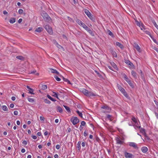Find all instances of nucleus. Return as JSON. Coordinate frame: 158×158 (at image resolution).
<instances>
[{
  "mask_svg": "<svg viewBox=\"0 0 158 158\" xmlns=\"http://www.w3.org/2000/svg\"><path fill=\"white\" fill-rule=\"evenodd\" d=\"M80 91L82 92L85 96L91 98L92 97H97L98 95L94 93L92 91H89L86 89L83 88L81 89Z\"/></svg>",
  "mask_w": 158,
  "mask_h": 158,
  "instance_id": "f257e3e1",
  "label": "nucleus"
},
{
  "mask_svg": "<svg viewBox=\"0 0 158 158\" xmlns=\"http://www.w3.org/2000/svg\"><path fill=\"white\" fill-rule=\"evenodd\" d=\"M80 25H81L85 30L87 31L89 34L93 35V33L92 31L84 23H83L81 21H80Z\"/></svg>",
  "mask_w": 158,
  "mask_h": 158,
  "instance_id": "f03ea898",
  "label": "nucleus"
},
{
  "mask_svg": "<svg viewBox=\"0 0 158 158\" xmlns=\"http://www.w3.org/2000/svg\"><path fill=\"white\" fill-rule=\"evenodd\" d=\"M101 108L102 109V112L105 113H110L111 110V108L106 106H102Z\"/></svg>",
  "mask_w": 158,
  "mask_h": 158,
  "instance_id": "7ed1b4c3",
  "label": "nucleus"
},
{
  "mask_svg": "<svg viewBox=\"0 0 158 158\" xmlns=\"http://www.w3.org/2000/svg\"><path fill=\"white\" fill-rule=\"evenodd\" d=\"M117 86L118 89H119V90L123 93V94L127 98L128 97V95L126 92L125 91L124 89H123L120 85L118 84L117 85Z\"/></svg>",
  "mask_w": 158,
  "mask_h": 158,
  "instance_id": "20e7f679",
  "label": "nucleus"
},
{
  "mask_svg": "<svg viewBox=\"0 0 158 158\" xmlns=\"http://www.w3.org/2000/svg\"><path fill=\"white\" fill-rule=\"evenodd\" d=\"M124 139L123 137H121L119 136H117L115 137V140L116 143L120 145L123 144L124 143Z\"/></svg>",
  "mask_w": 158,
  "mask_h": 158,
  "instance_id": "39448f33",
  "label": "nucleus"
},
{
  "mask_svg": "<svg viewBox=\"0 0 158 158\" xmlns=\"http://www.w3.org/2000/svg\"><path fill=\"white\" fill-rule=\"evenodd\" d=\"M83 12L85 13L90 19L92 20L93 19V18L92 15L88 10L85 9H84L83 10Z\"/></svg>",
  "mask_w": 158,
  "mask_h": 158,
  "instance_id": "423d86ee",
  "label": "nucleus"
},
{
  "mask_svg": "<svg viewBox=\"0 0 158 158\" xmlns=\"http://www.w3.org/2000/svg\"><path fill=\"white\" fill-rule=\"evenodd\" d=\"M70 120L73 125H75L79 122V120L76 117H72Z\"/></svg>",
  "mask_w": 158,
  "mask_h": 158,
  "instance_id": "0eeeda50",
  "label": "nucleus"
},
{
  "mask_svg": "<svg viewBox=\"0 0 158 158\" xmlns=\"http://www.w3.org/2000/svg\"><path fill=\"white\" fill-rule=\"evenodd\" d=\"M124 79L126 80L127 83H128L129 85L132 88L134 87V85L131 82V81L129 79L128 77L126 76V75L125 74L124 77Z\"/></svg>",
  "mask_w": 158,
  "mask_h": 158,
  "instance_id": "6e6552de",
  "label": "nucleus"
},
{
  "mask_svg": "<svg viewBox=\"0 0 158 158\" xmlns=\"http://www.w3.org/2000/svg\"><path fill=\"white\" fill-rule=\"evenodd\" d=\"M44 27L46 30L49 34H51L52 33V30L51 27L48 25H46L44 26Z\"/></svg>",
  "mask_w": 158,
  "mask_h": 158,
  "instance_id": "1a4fd4ad",
  "label": "nucleus"
},
{
  "mask_svg": "<svg viewBox=\"0 0 158 158\" xmlns=\"http://www.w3.org/2000/svg\"><path fill=\"white\" fill-rule=\"evenodd\" d=\"M129 146L133 147L135 149H138V148L137 144L134 142H130L129 144Z\"/></svg>",
  "mask_w": 158,
  "mask_h": 158,
  "instance_id": "9d476101",
  "label": "nucleus"
},
{
  "mask_svg": "<svg viewBox=\"0 0 158 158\" xmlns=\"http://www.w3.org/2000/svg\"><path fill=\"white\" fill-rule=\"evenodd\" d=\"M135 22L137 25L140 27V28L142 30H143V29H144V25L143 23H140L139 21L137 20L135 21Z\"/></svg>",
  "mask_w": 158,
  "mask_h": 158,
  "instance_id": "9b49d317",
  "label": "nucleus"
},
{
  "mask_svg": "<svg viewBox=\"0 0 158 158\" xmlns=\"http://www.w3.org/2000/svg\"><path fill=\"white\" fill-rule=\"evenodd\" d=\"M124 156L126 158H132L133 156L132 154L126 152H124Z\"/></svg>",
  "mask_w": 158,
  "mask_h": 158,
  "instance_id": "f8f14e48",
  "label": "nucleus"
},
{
  "mask_svg": "<svg viewBox=\"0 0 158 158\" xmlns=\"http://www.w3.org/2000/svg\"><path fill=\"white\" fill-rule=\"evenodd\" d=\"M27 90L29 91L28 93L30 94H35L34 93V90L33 89L31 88L29 86H27Z\"/></svg>",
  "mask_w": 158,
  "mask_h": 158,
  "instance_id": "ddd939ff",
  "label": "nucleus"
},
{
  "mask_svg": "<svg viewBox=\"0 0 158 158\" xmlns=\"http://www.w3.org/2000/svg\"><path fill=\"white\" fill-rule=\"evenodd\" d=\"M134 47L136 49L138 52H141L140 48L137 44L135 43Z\"/></svg>",
  "mask_w": 158,
  "mask_h": 158,
  "instance_id": "4468645a",
  "label": "nucleus"
},
{
  "mask_svg": "<svg viewBox=\"0 0 158 158\" xmlns=\"http://www.w3.org/2000/svg\"><path fill=\"white\" fill-rule=\"evenodd\" d=\"M141 149L142 152L143 153H146L148 150V148L145 146L142 147Z\"/></svg>",
  "mask_w": 158,
  "mask_h": 158,
  "instance_id": "2eb2a0df",
  "label": "nucleus"
},
{
  "mask_svg": "<svg viewBox=\"0 0 158 158\" xmlns=\"http://www.w3.org/2000/svg\"><path fill=\"white\" fill-rule=\"evenodd\" d=\"M111 65L116 70H118V69L117 66V65L113 62H111L110 63Z\"/></svg>",
  "mask_w": 158,
  "mask_h": 158,
  "instance_id": "dca6fc26",
  "label": "nucleus"
},
{
  "mask_svg": "<svg viewBox=\"0 0 158 158\" xmlns=\"http://www.w3.org/2000/svg\"><path fill=\"white\" fill-rule=\"evenodd\" d=\"M116 45L119 47L121 49H123L124 48L123 45L118 42H116Z\"/></svg>",
  "mask_w": 158,
  "mask_h": 158,
  "instance_id": "f3484780",
  "label": "nucleus"
},
{
  "mask_svg": "<svg viewBox=\"0 0 158 158\" xmlns=\"http://www.w3.org/2000/svg\"><path fill=\"white\" fill-rule=\"evenodd\" d=\"M50 70L52 73H56L57 75H58L59 73L56 69H50Z\"/></svg>",
  "mask_w": 158,
  "mask_h": 158,
  "instance_id": "a211bd4d",
  "label": "nucleus"
},
{
  "mask_svg": "<svg viewBox=\"0 0 158 158\" xmlns=\"http://www.w3.org/2000/svg\"><path fill=\"white\" fill-rule=\"evenodd\" d=\"M137 127L139 128H140V132L142 133H145V130L144 129L142 128H141V127L140 126Z\"/></svg>",
  "mask_w": 158,
  "mask_h": 158,
  "instance_id": "6ab92c4d",
  "label": "nucleus"
},
{
  "mask_svg": "<svg viewBox=\"0 0 158 158\" xmlns=\"http://www.w3.org/2000/svg\"><path fill=\"white\" fill-rule=\"evenodd\" d=\"M43 29L42 27H37L36 28L35 31L38 32H40L42 31Z\"/></svg>",
  "mask_w": 158,
  "mask_h": 158,
  "instance_id": "aec40b11",
  "label": "nucleus"
},
{
  "mask_svg": "<svg viewBox=\"0 0 158 158\" xmlns=\"http://www.w3.org/2000/svg\"><path fill=\"white\" fill-rule=\"evenodd\" d=\"M45 21L47 22H49L51 20V19L50 16L48 15L44 19Z\"/></svg>",
  "mask_w": 158,
  "mask_h": 158,
  "instance_id": "412c9836",
  "label": "nucleus"
},
{
  "mask_svg": "<svg viewBox=\"0 0 158 158\" xmlns=\"http://www.w3.org/2000/svg\"><path fill=\"white\" fill-rule=\"evenodd\" d=\"M15 18H11L10 20V22L11 23H13L15 22Z\"/></svg>",
  "mask_w": 158,
  "mask_h": 158,
  "instance_id": "4be33fe9",
  "label": "nucleus"
},
{
  "mask_svg": "<svg viewBox=\"0 0 158 158\" xmlns=\"http://www.w3.org/2000/svg\"><path fill=\"white\" fill-rule=\"evenodd\" d=\"M131 74L132 76L135 78H136L137 77V74L134 71H131Z\"/></svg>",
  "mask_w": 158,
  "mask_h": 158,
  "instance_id": "5701e85b",
  "label": "nucleus"
},
{
  "mask_svg": "<svg viewBox=\"0 0 158 158\" xmlns=\"http://www.w3.org/2000/svg\"><path fill=\"white\" fill-rule=\"evenodd\" d=\"M16 58L19 60H24V58L22 56H18L16 57Z\"/></svg>",
  "mask_w": 158,
  "mask_h": 158,
  "instance_id": "b1692460",
  "label": "nucleus"
},
{
  "mask_svg": "<svg viewBox=\"0 0 158 158\" xmlns=\"http://www.w3.org/2000/svg\"><path fill=\"white\" fill-rule=\"evenodd\" d=\"M57 110L60 113H62L63 110L62 108L60 106H58L57 107Z\"/></svg>",
  "mask_w": 158,
  "mask_h": 158,
  "instance_id": "393cba45",
  "label": "nucleus"
},
{
  "mask_svg": "<svg viewBox=\"0 0 158 158\" xmlns=\"http://www.w3.org/2000/svg\"><path fill=\"white\" fill-rule=\"evenodd\" d=\"M111 53L113 57L116 58L117 57V55L116 52L115 51H112L111 52Z\"/></svg>",
  "mask_w": 158,
  "mask_h": 158,
  "instance_id": "a878e982",
  "label": "nucleus"
},
{
  "mask_svg": "<svg viewBox=\"0 0 158 158\" xmlns=\"http://www.w3.org/2000/svg\"><path fill=\"white\" fill-rule=\"evenodd\" d=\"M2 110L4 111H7L8 110V109L6 106H2Z\"/></svg>",
  "mask_w": 158,
  "mask_h": 158,
  "instance_id": "bb28decb",
  "label": "nucleus"
},
{
  "mask_svg": "<svg viewBox=\"0 0 158 158\" xmlns=\"http://www.w3.org/2000/svg\"><path fill=\"white\" fill-rule=\"evenodd\" d=\"M47 97L49 99H50V100L52 101L55 102L56 101V100L55 99L51 97L48 94L47 95Z\"/></svg>",
  "mask_w": 158,
  "mask_h": 158,
  "instance_id": "cd10ccee",
  "label": "nucleus"
},
{
  "mask_svg": "<svg viewBox=\"0 0 158 158\" xmlns=\"http://www.w3.org/2000/svg\"><path fill=\"white\" fill-rule=\"evenodd\" d=\"M107 118L110 121H112L113 120L112 116L109 114L107 115Z\"/></svg>",
  "mask_w": 158,
  "mask_h": 158,
  "instance_id": "c85d7f7f",
  "label": "nucleus"
},
{
  "mask_svg": "<svg viewBox=\"0 0 158 158\" xmlns=\"http://www.w3.org/2000/svg\"><path fill=\"white\" fill-rule=\"evenodd\" d=\"M86 125V123L84 121H82L81 123V125L80 126V128H81V126H85Z\"/></svg>",
  "mask_w": 158,
  "mask_h": 158,
  "instance_id": "c756f323",
  "label": "nucleus"
},
{
  "mask_svg": "<svg viewBox=\"0 0 158 158\" xmlns=\"http://www.w3.org/2000/svg\"><path fill=\"white\" fill-rule=\"evenodd\" d=\"M27 99L28 101L30 102L33 103L35 101V99L34 98H28Z\"/></svg>",
  "mask_w": 158,
  "mask_h": 158,
  "instance_id": "7c9ffc66",
  "label": "nucleus"
},
{
  "mask_svg": "<svg viewBox=\"0 0 158 158\" xmlns=\"http://www.w3.org/2000/svg\"><path fill=\"white\" fill-rule=\"evenodd\" d=\"M63 79L64 81L65 82H67L68 84H71L70 82V81H69L67 79L63 77Z\"/></svg>",
  "mask_w": 158,
  "mask_h": 158,
  "instance_id": "2f4dec72",
  "label": "nucleus"
},
{
  "mask_svg": "<svg viewBox=\"0 0 158 158\" xmlns=\"http://www.w3.org/2000/svg\"><path fill=\"white\" fill-rule=\"evenodd\" d=\"M47 88V86L46 85H44L42 86V89L43 90H45Z\"/></svg>",
  "mask_w": 158,
  "mask_h": 158,
  "instance_id": "473e14b6",
  "label": "nucleus"
},
{
  "mask_svg": "<svg viewBox=\"0 0 158 158\" xmlns=\"http://www.w3.org/2000/svg\"><path fill=\"white\" fill-rule=\"evenodd\" d=\"M41 15L44 19L48 15L47 13H43Z\"/></svg>",
  "mask_w": 158,
  "mask_h": 158,
  "instance_id": "72a5a7b5",
  "label": "nucleus"
},
{
  "mask_svg": "<svg viewBox=\"0 0 158 158\" xmlns=\"http://www.w3.org/2000/svg\"><path fill=\"white\" fill-rule=\"evenodd\" d=\"M131 119L132 121L134 122L135 123L137 122V120L134 117H133Z\"/></svg>",
  "mask_w": 158,
  "mask_h": 158,
  "instance_id": "f704fd0d",
  "label": "nucleus"
},
{
  "mask_svg": "<svg viewBox=\"0 0 158 158\" xmlns=\"http://www.w3.org/2000/svg\"><path fill=\"white\" fill-rule=\"evenodd\" d=\"M64 106L68 112H70V108L69 107L64 105Z\"/></svg>",
  "mask_w": 158,
  "mask_h": 158,
  "instance_id": "c9c22d12",
  "label": "nucleus"
},
{
  "mask_svg": "<svg viewBox=\"0 0 158 158\" xmlns=\"http://www.w3.org/2000/svg\"><path fill=\"white\" fill-rule=\"evenodd\" d=\"M44 102L45 103L47 104H50L51 103V102L47 99H44Z\"/></svg>",
  "mask_w": 158,
  "mask_h": 158,
  "instance_id": "e433bc0d",
  "label": "nucleus"
},
{
  "mask_svg": "<svg viewBox=\"0 0 158 158\" xmlns=\"http://www.w3.org/2000/svg\"><path fill=\"white\" fill-rule=\"evenodd\" d=\"M54 77L56 81H60L61 80L57 76L55 75Z\"/></svg>",
  "mask_w": 158,
  "mask_h": 158,
  "instance_id": "4c0bfd02",
  "label": "nucleus"
},
{
  "mask_svg": "<svg viewBox=\"0 0 158 158\" xmlns=\"http://www.w3.org/2000/svg\"><path fill=\"white\" fill-rule=\"evenodd\" d=\"M108 33L110 36L113 37L114 36L113 33L110 30L108 31Z\"/></svg>",
  "mask_w": 158,
  "mask_h": 158,
  "instance_id": "58836bf2",
  "label": "nucleus"
},
{
  "mask_svg": "<svg viewBox=\"0 0 158 158\" xmlns=\"http://www.w3.org/2000/svg\"><path fill=\"white\" fill-rule=\"evenodd\" d=\"M53 93L54 94V95H53V96L58 98L57 93L54 92H53Z\"/></svg>",
  "mask_w": 158,
  "mask_h": 158,
  "instance_id": "ea45409f",
  "label": "nucleus"
},
{
  "mask_svg": "<svg viewBox=\"0 0 158 158\" xmlns=\"http://www.w3.org/2000/svg\"><path fill=\"white\" fill-rule=\"evenodd\" d=\"M23 10H22V9H20L19 10V11H18L19 13L20 14H22L23 13Z\"/></svg>",
  "mask_w": 158,
  "mask_h": 158,
  "instance_id": "a19ab883",
  "label": "nucleus"
},
{
  "mask_svg": "<svg viewBox=\"0 0 158 158\" xmlns=\"http://www.w3.org/2000/svg\"><path fill=\"white\" fill-rule=\"evenodd\" d=\"M55 42H56V45L57 46V47L58 48H60V47H61V46L60 45H59L58 43L56 41V40H54V41Z\"/></svg>",
  "mask_w": 158,
  "mask_h": 158,
  "instance_id": "79ce46f5",
  "label": "nucleus"
},
{
  "mask_svg": "<svg viewBox=\"0 0 158 158\" xmlns=\"http://www.w3.org/2000/svg\"><path fill=\"white\" fill-rule=\"evenodd\" d=\"M154 25L155 27L158 30V25L156 23V22H155L154 23Z\"/></svg>",
  "mask_w": 158,
  "mask_h": 158,
  "instance_id": "37998d69",
  "label": "nucleus"
},
{
  "mask_svg": "<svg viewBox=\"0 0 158 158\" xmlns=\"http://www.w3.org/2000/svg\"><path fill=\"white\" fill-rule=\"evenodd\" d=\"M140 71L141 76L142 77V78H143L144 77V75H143V73L142 71L141 70H140Z\"/></svg>",
  "mask_w": 158,
  "mask_h": 158,
  "instance_id": "c03bdc74",
  "label": "nucleus"
},
{
  "mask_svg": "<svg viewBox=\"0 0 158 158\" xmlns=\"http://www.w3.org/2000/svg\"><path fill=\"white\" fill-rule=\"evenodd\" d=\"M14 114L15 115H18V112L17 111H15L14 112Z\"/></svg>",
  "mask_w": 158,
  "mask_h": 158,
  "instance_id": "a18cd8bd",
  "label": "nucleus"
},
{
  "mask_svg": "<svg viewBox=\"0 0 158 158\" xmlns=\"http://www.w3.org/2000/svg\"><path fill=\"white\" fill-rule=\"evenodd\" d=\"M23 144L25 145L27 144V142L26 140H24L22 143Z\"/></svg>",
  "mask_w": 158,
  "mask_h": 158,
  "instance_id": "49530a36",
  "label": "nucleus"
},
{
  "mask_svg": "<svg viewBox=\"0 0 158 158\" xmlns=\"http://www.w3.org/2000/svg\"><path fill=\"white\" fill-rule=\"evenodd\" d=\"M145 32H146V34H147L149 35H150V37L152 38V37L151 36V35H150V32L149 31H145Z\"/></svg>",
  "mask_w": 158,
  "mask_h": 158,
  "instance_id": "de8ad7c7",
  "label": "nucleus"
},
{
  "mask_svg": "<svg viewBox=\"0 0 158 158\" xmlns=\"http://www.w3.org/2000/svg\"><path fill=\"white\" fill-rule=\"evenodd\" d=\"M154 102H155V104L157 106V108L158 109V102L156 101H154Z\"/></svg>",
  "mask_w": 158,
  "mask_h": 158,
  "instance_id": "09e8293b",
  "label": "nucleus"
},
{
  "mask_svg": "<svg viewBox=\"0 0 158 158\" xmlns=\"http://www.w3.org/2000/svg\"><path fill=\"white\" fill-rule=\"evenodd\" d=\"M108 68L110 69V70L115 72V71L113 69H112V67L108 65Z\"/></svg>",
  "mask_w": 158,
  "mask_h": 158,
  "instance_id": "8fccbe9b",
  "label": "nucleus"
},
{
  "mask_svg": "<svg viewBox=\"0 0 158 158\" xmlns=\"http://www.w3.org/2000/svg\"><path fill=\"white\" fill-rule=\"evenodd\" d=\"M155 116L156 117V118L158 120V113H157V112H155Z\"/></svg>",
  "mask_w": 158,
  "mask_h": 158,
  "instance_id": "3c124183",
  "label": "nucleus"
},
{
  "mask_svg": "<svg viewBox=\"0 0 158 158\" xmlns=\"http://www.w3.org/2000/svg\"><path fill=\"white\" fill-rule=\"evenodd\" d=\"M56 148L57 149H59L60 148V146L59 145L57 144L56 145Z\"/></svg>",
  "mask_w": 158,
  "mask_h": 158,
  "instance_id": "603ef678",
  "label": "nucleus"
},
{
  "mask_svg": "<svg viewBox=\"0 0 158 158\" xmlns=\"http://www.w3.org/2000/svg\"><path fill=\"white\" fill-rule=\"evenodd\" d=\"M14 105L13 104H10V107L11 108H13L14 107Z\"/></svg>",
  "mask_w": 158,
  "mask_h": 158,
  "instance_id": "864d4df0",
  "label": "nucleus"
},
{
  "mask_svg": "<svg viewBox=\"0 0 158 158\" xmlns=\"http://www.w3.org/2000/svg\"><path fill=\"white\" fill-rule=\"evenodd\" d=\"M32 137L33 139H37V136L35 135H32Z\"/></svg>",
  "mask_w": 158,
  "mask_h": 158,
  "instance_id": "5fc2aeb1",
  "label": "nucleus"
},
{
  "mask_svg": "<svg viewBox=\"0 0 158 158\" xmlns=\"http://www.w3.org/2000/svg\"><path fill=\"white\" fill-rule=\"evenodd\" d=\"M21 152L22 153H24L25 152V150L24 148H23L21 150Z\"/></svg>",
  "mask_w": 158,
  "mask_h": 158,
  "instance_id": "6e6d98bb",
  "label": "nucleus"
},
{
  "mask_svg": "<svg viewBox=\"0 0 158 158\" xmlns=\"http://www.w3.org/2000/svg\"><path fill=\"white\" fill-rule=\"evenodd\" d=\"M85 142H83L81 143V145L83 147H84L85 146Z\"/></svg>",
  "mask_w": 158,
  "mask_h": 158,
  "instance_id": "4d7b16f0",
  "label": "nucleus"
},
{
  "mask_svg": "<svg viewBox=\"0 0 158 158\" xmlns=\"http://www.w3.org/2000/svg\"><path fill=\"white\" fill-rule=\"evenodd\" d=\"M3 14L4 15H7L8 14V12L6 10L3 11Z\"/></svg>",
  "mask_w": 158,
  "mask_h": 158,
  "instance_id": "13d9d810",
  "label": "nucleus"
},
{
  "mask_svg": "<svg viewBox=\"0 0 158 158\" xmlns=\"http://www.w3.org/2000/svg\"><path fill=\"white\" fill-rule=\"evenodd\" d=\"M16 98L15 97L13 96L11 98V99L13 101H15V100Z\"/></svg>",
  "mask_w": 158,
  "mask_h": 158,
  "instance_id": "bf43d9fd",
  "label": "nucleus"
},
{
  "mask_svg": "<svg viewBox=\"0 0 158 158\" xmlns=\"http://www.w3.org/2000/svg\"><path fill=\"white\" fill-rule=\"evenodd\" d=\"M22 20H23L22 19H20L19 20H18V23H21L22 21Z\"/></svg>",
  "mask_w": 158,
  "mask_h": 158,
  "instance_id": "052dcab7",
  "label": "nucleus"
},
{
  "mask_svg": "<svg viewBox=\"0 0 158 158\" xmlns=\"http://www.w3.org/2000/svg\"><path fill=\"white\" fill-rule=\"evenodd\" d=\"M40 119L41 121H44V118L40 116Z\"/></svg>",
  "mask_w": 158,
  "mask_h": 158,
  "instance_id": "680f3d73",
  "label": "nucleus"
},
{
  "mask_svg": "<svg viewBox=\"0 0 158 158\" xmlns=\"http://www.w3.org/2000/svg\"><path fill=\"white\" fill-rule=\"evenodd\" d=\"M41 132H38L37 133V135L38 136H40L41 135Z\"/></svg>",
  "mask_w": 158,
  "mask_h": 158,
  "instance_id": "e2e57ef3",
  "label": "nucleus"
},
{
  "mask_svg": "<svg viewBox=\"0 0 158 158\" xmlns=\"http://www.w3.org/2000/svg\"><path fill=\"white\" fill-rule=\"evenodd\" d=\"M84 135L85 136H86L87 135V134L85 131L84 133Z\"/></svg>",
  "mask_w": 158,
  "mask_h": 158,
  "instance_id": "0e129e2a",
  "label": "nucleus"
},
{
  "mask_svg": "<svg viewBox=\"0 0 158 158\" xmlns=\"http://www.w3.org/2000/svg\"><path fill=\"white\" fill-rule=\"evenodd\" d=\"M48 132L47 131H46L44 133V135L45 136L46 135H48Z\"/></svg>",
  "mask_w": 158,
  "mask_h": 158,
  "instance_id": "69168bd1",
  "label": "nucleus"
},
{
  "mask_svg": "<svg viewBox=\"0 0 158 158\" xmlns=\"http://www.w3.org/2000/svg\"><path fill=\"white\" fill-rule=\"evenodd\" d=\"M54 157L55 158H58V156L57 154H55L54 155Z\"/></svg>",
  "mask_w": 158,
  "mask_h": 158,
  "instance_id": "338daca9",
  "label": "nucleus"
},
{
  "mask_svg": "<svg viewBox=\"0 0 158 158\" xmlns=\"http://www.w3.org/2000/svg\"><path fill=\"white\" fill-rule=\"evenodd\" d=\"M16 123L18 125H19L20 124V122L18 120L17 121Z\"/></svg>",
  "mask_w": 158,
  "mask_h": 158,
  "instance_id": "774afa93",
  "label": "nucleus"
}]
</instances>
